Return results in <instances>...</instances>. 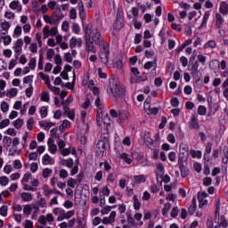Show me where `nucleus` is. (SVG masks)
Listing matches in <instances>:
<instances>
[{
	"label": "nucleus",
	"instance_id": "nucleus-1",
	"mask_svg": "<svg viewBox=\"0 0 228 228\" xmlns=\"http://www.w3.org/2000/svg\"><path fill=\"white\" fill-rule=\"evenodd\" d=\"M179 157H178V162H186L188 161V151H190V146L186 142H181L179 146Z\"/></svg>",
	"mask_w": 228,
	"mask_h": 228
},
{
	"label": "nucleus",
	"instance_id": "nucleus-2",
	"mask_svg": "<svg viewBox=\"0 0 228 228\" xmlns=\"http://www.w3.org/2000/svg\"><path fill=\"white\" fill-rule=\"evenodd\" d=\"M97 125L102 126L104 125V127L108 129L111 126V119H110V116L108 114H100L96 118Z\"/></svg>",
	"mask_w": 228,
	"mask_h": 228
},
{
	"label": "nucleus",
	"instance_id": "nucleus-3",
	"mask_svg": "<svg viewBox=\"0 0 228 228\" xmlns=\"http://www.w3.org/2000/svg\"><path fill=\"white\" fill-rule=\"evenodd\" d=\"M99 55H100L101 61L103 62L104 65H107L110 60V47L103 45L100 50Z\"/></svg>",
	"mask_w": 228,
	"mask_h": 228
},
{
	"label": "nucleus",
	"instance_id": "nucleus-4",
	"mask_svg": "<svg viewBox=\"0 0 228 228\" xmlns=\"http://www.w3.org/2000/svg\"><path fill=\"white\" fill-rule=\"evenodd\" d=\"M91 40L95 44V45L104 47V39L102 38V35H101V32H99L98 29H95V31L93 32V37Z\"/></svg>",
	"mask_w": 228,
	"mask_h": 228
},
{
	"label": "nucleus",
	"instance_id": "nucleus-5",
	"mask_svg": "<svg viewBox=\"0 0 228 228\" xmlns=\"http://www.w3.org/2000/svg\"><path fill=\"white\" fill-rule=\"evenodd\" d=\"M110 92L115 99H118V97L124 95V88H121L118 84L110 86Z\"/></svg>",
	"mask_w": 228,
	"mask_h": 228
},
{
	"label": "nucleus",
	"instance_id": "nucleus-6",
	"mask_svg": "<svg viewBox=\"0 0 228 228\" xmlns=\"http://www.w3.org/2000/svg\"><path fill=\"white\" fill-rule=\"evenodd\" d=\"M215 223L217 224L214 226V228H227L228 227V223L227 219L225 218V216H221V217H216L215 216Z\"/></svg>",
	"mask_w": 228,
	"mask_h": 228
},
{
	"label": "nucleus",
	"instance_id": "nucleus-7",
	"mask_svg": "<svg viewBox=\"0 0 228 228\" xmlns=\"http://www.w3.org/2000/svg\"><path fill=\"white\" fill-rule=\"evenodd\" d=\"M86 41V51L87 53H97V47L94 45L92 37H84Z\"/></svg>",
	"mask_w": 228,
	"mask_h": 228
},
{
	"label": "nucleus",
	"instance_id": "nucleus-8",
	"mask_svg": "<svg viewBox=\"0 0 228 228\" xmlns=\"http://www.w3.org/2000/svg\"><path fill=\"white\" fill-rule=\"evenodd\" d=\"M189 128L190 129H200V126L199 125V118L197 114H192L191 119L189 121Z\"/></svg>",
	"mask_w": 228,
	"mask_h": 228
},
{
	"label": "nucleus",
	"instance_id": "nucleus-9",
	"mask_svg": "<svg viewBox=\"0 0 228 228\" xmlns=\"http://www.w3.org/2000/svg\"><path fill=\"white\" fill-rule=\"evenodd\" d=\"M178 167L180 168L181 177L184 179L190 175V169L184 166V162H178Z\"/></svg>",
	"mask_w": 228,
	"mask_h": 228
},
{
	"label": "nucleus",
	"instance_id": "nucleus-10",
	"mask_svg": "<svg viewBox=\"0 0 228 228\" xmlns=\"http://www.w3.org/2000/svg\"><path fill=\"white\" fill-rule=\"evenodd\" d=\"M77 45V47H83V39L72 37L69 40V47L70 49H74Z\"/></svg>",
	"mask_w": 228,
	"mask_h": 228
},
{
	"label": "nucleus",
	"instance_id": "nucleus-11",
	"mask_svg": "<svg viewBox=\"0 0 228 228\" xmlns=\"http://www.w3.org/2000/svg\"><path fill=\"white\" fill-rule=\"evenodd\" d=\"M92 28H93V26L91 23L86 24V23L83 22V30L85 32L84 38L92 37Z\"/></svg>",
	"mask_w": 228,
	"mask_h": 228
},
{
	"label": "nucleus",
	"instance_id": "nucleus-12",
	"mask_svg": "<svg viewBox=\"0 0 228 228\" xmlns=\"http://www.w3.org/2000/svg\"><path fill=\"white\" fill-rule=\"evenodd\" d=\"M47 143L49 152H51V154H56V151H58V146H56V144L54 143V140H53V138H49Z\"/></svg>",
	"mask_w": 228,
	"mask_h": 228
},
{
	"label": "nucleus",
	"instance_id": "nucleus-13",
	"mask_svg": "<svg viewBox=\"0 0 228 228\" xmlns=\"http://www.w3.org/2000/svg\"><path fill=\"white\" fill-rule=\"evenodd\" d=\"M63 111L65 115H68V118L70 120H74V118H76V113L74 112V110H70V108H69V106L65 105L63 107Z\"/></svg>",
	"mask_w": 228,
	"mask_h": 228
},
{
	"label": "nucleus",
	"instance_id": "nucleus-14",
	"mask_svg": "<svg viewBox=\"0 0 228 228\" xmlns=\"http://www.w3.org/2000/svg\"><path fill=\"white\" fill-rule=\"evenodd\" d=\"M9 7L11 10H17L18 13H20L22 12V5H20L19 1L14 0L10 4Z\"/></svg>",
	"mask_w": 228,
	"mask_h": 228
},
{
	"label": "nucleus",
	"instance_id": "nucleus-15",
	"mask_svg": "<svg viewBox=\"0 0 228 228\" xmlns=\"http://www.w3.org/2000/svg\"><path fill=\"white\" fill-rule=\"evenodd\" d=\"M43 165H54V159L51 158L49 154H45L42 158Z\"/></svg>",
	"mask_w": 228,
	"mask_h": 228
},
{
	"label": "nucleus",
	"instance_id": "nucleus-16",
	"mask_svg": "<svg viewBox=\"0 0 228 228\" xmlns=\"http://www.w3.org/2000/svg\"><path fill=\"white\" fill-rule=\"evenodd\" d=\"M143 81H145V79L140 75H133L130 77V83L132 85H134L136 83H142Z\"/></svg>",
	"mask_w": 228,
	"mask_h": 228
},
{
	"label": "nucleus",
	"instance_id": "nucleus-17",
	"mask_svg": "<svg viewBox=\"0 0 228 228\" xmlns=\"http://www.w3.org/2000/svg\"><path fill=\"white\" fill-rule=\"evenodd\" d=\"M118 117L119 122H124V120H127V118H129V111H127V110H119Z\"/></svg>",
	"mask_w": 228,
	"mask_h": 228
},
{
	"label": "nucleus",
	"instance_id": "nucleus-18",
	"mask_svg": "<svg viewBox=\"0 0 228 228\" xmlns=\"http://www.w3.org/2000/svg\"><path fill=\"white\" fill-rule=\"evenodd\" d=\"M219 12H220V13H222V15H227V13H228V4H227V2H221Z\"/></svg>",
	"mask_w": 228,
	"mask_h": 228
},
{
	"label": "nucleus",
	"instance_id": "nucleus-19",
	"mask_svg": "<svg viewBox=\"0 0 228 228\" xmlns=\"http://www.w3.org/2000/svg\"><path fill=\"white\" fill-rule=\"evenodd\" d=\"M216 26H217V28L219 29H221V28H222V26H223V24H224V22L225 20H224V17H222V14H220V13H216Z\"/></svg>",
	"mask_w": 228,
	"mask_h": 228
},
{
	"label": "nucleus",
	"instance_id": "nucleus-20",
	"mask_svg": "<svg viewBox=\"0 0 228 228\" xmlns=\"http://www.w3.org/2000/svg\"><path fill=\"white\" fill-rule=\"evenodd\" d=\"M21 199L24 202H31L33 200V195L29 192H22Z\"/></svg>",
	"mask_w": 228,
	"mask_h": 228
},
{
	"label": "nucleus",
	"instance_id": "nucleus-21",
	"mask_svg": "<svg viewBox=\"0 0 228 228\" xmlns=\"http://www.w3.org/2000/svg\"><path fill=\"white\" fill-rule=\"evenodd\" d=\"M203 174L204 175H209V174H211V169L209 168V159H208L207 161L204 162Z\"/></svg>",
	"mask_w": 228,
	"mask_h": 228
},
{
	"label": "nucleus",
	"instance_id": "nucleus-22",
	"mask_svg": "<svg viewBox=\"0 0 228 228\" xmlns=\"http://www.w3.org/2000/svg\"><path fill=\"white\" fill-rule=\"evenodd\" d=\"M133 200H134V209L138 211V209H140V208L142 207V203H140V200H138V197L136 195H134Z\"/></svg>",
	"mask_w": 228,
	"mask_h": 228
},
{
	"label": "nucleus",
	"instance_id": "nucleus-23",
	"mask_svg": "<svg viewBox=\"0 0 228 228\" xmlns=\"http://www.w3.org/2000/svg\"><path fill=\"white\" fill-rule=\"evenodd\" d=\"M120 159H123L127 165H131V163H133V160L131 159V158H129V155L127 153L120 154Z\"/></svg>",
	"mask_w": 228,
	"mask_h": 228
},
{
	"label": "nucleus",
	"instance_id": "nucleus-24",
	"mask_svg": "<svg viewBox=\"0 0 228 228\" xmlns=\"http://www.w3.org/2000/svg\"><path fill=\"white\" fill-rule=\"evenodd\" d=\"M191 156L193 159L197 158L198 159H200V158H202V151L191 150Z\"/></svg>",
	"mask_w": 228,
	"mask_h": 228
},
{
	"label": "nucleus",
	"instance_id": "nucleus-25",
	"mask_svg": "<svg viewBox=\"0 0 228 228\" xmlns=\"http://www.w3.org/2000/svg\"><path fill=\"white\" fill-rule=\"evenodd\" d=\"M98 151H100L101 154L104 152V149L106 148V142L104 141H99L96 144Z\"/></svg>",
	"mask_w": 228,
	"mask_h": 228
},
{
	"label": "nucleus",
	"instance_id": "nucleus-26",
	"mask_svg": "<svg viewBox=\"0 0 228 228\" xmlns=\"http://www.w3.org/2000/svg\"><path fill=\"white\" fill-rule=\"evenodd\" d=\"M31 211H33V207H31V205H25L23 207V213L27 216H29L31 215Z\"/></svg>",
	"mask_w": 228,
	"mask_h": 228
},
{
	"label": "nucleus",
	"instance_id": "nucleus-27",
	"mask_svg": "<svg viewBox=\"0 0 228 228\" xmlns=\"http://www.w3.org/2000/svg\"><path fill=\"white\" fill-rule=\"evenodd\" d=\"M1 40H3V43L4 45H10V44H12V37L10 36H6V37L0 36V41Z\"/></svg>",
	"mask_w": 228,
	"mask_h": 228
},
{
	"label": "nucleus",
	"instance_id": "nucleus-28",
	"mask_svg": "<svg viewBox=\"0 0 228 228\" xmlns=\"http://www.w3.org/2000/svg\"><path fill=\"white\" fill-rule=\"evenodd\" d=\"M213 149V143L212 142H208L206 145V149H205V153H204V158L203 159L206 160V155L207 154H211V151Z\"/></svg>",
	"mask_w": 228,
	"mask_h": 228
},
{
	"label": "nucleus",
	"instance_id": "nucleus-29",
	"mask_svg": "<svg viewBox=\"0 0 228 228\" xmlns=\"http://www.w3.org/2000/svg\"><path fill=\"white\" fill-rule=\"evenodd\" d=\"M114 29H121L124 28V23L122 22V20H116L113 24Z\"/></svg>",
	"mask_w": 228,
	"mask_h": 228
},
{
	"label": "nucleus",
	"instance_id": "nucleus-30",
	"mask_svg": "<svg viewBox=\"0 0 228 228\" xmlns=\"http://www.w3.org/2000/svg\"><path fill=\"white\" fill-rule=\"evenodd\" d=\"M223 153H224L223 163H224V165H227L228 164V147L227 146L224 148Z\"/></svg>",
	"mask_w": 228,
	"mask_h": 228
},
{
	"label": "nucleus",
	"instance_id": "nucleus-31",
	"mask_svg": "<svg viewBox=\"0 0 228 228\" xmlns=\"http://www.w3.org/2000/svg\"><path fill=\"white\" fill-rule=\"evenodd\" d=\"M208 113V109L204 105H200L198 107V114H200L201 117H204Z\"/></svg>",
	"mask_w": 228,
	"mask_h": 228
},
{
	"label": "nucleus",
	"instance_id": "nucleus-32",
	"mask_svg": "<svg viewBox=\"0 0 228 228\" xmlns=\"http://www.w3.org/2000/svg\"><path fill=\"white\" fill-rule=\"evenodd\" d=\"M126 222L130 224V226L136 227V221L134 220V218H133V216H131V214L127 215Z\"/></svg>",
	"mask_w": 228,
	"mask_h": 228
},
{
	"label": "nucleus",
	"instance_id": "nucleus-33",
	"mask_svg": "<svg viewBox=\"0 0 228 228\" xmlns=\"http://www.w3.org/2000/svg\"><path fill=\"white\" fill-rule=\"evenodd\" d=\"M134 181L135 184H141V183H145V176L143 175L134 176Z\"/></svg>",
	"mask_w": 228,
	"mask_h": 228
},
{
	"label": "nucleus",
	"instance_id": "nucleus-34",
	"mask_svg": "<svg viewBox=\"0 0 228 228\" xmlns=\"http://www.w3.org/2000/svg\"><path fill=\"white\" fill-rule=\"evenodd\" d=\"M171 208H172V204L167 203L162 209L163 216H167V215L168 214V212L170 211Z\"/></svg>",
	"mask_w": 228,
	"mask_h": 228
},
{
	"label": "nucleus",
	"instance_id": "nucleus-35",
	"mask_svg": "<svg viewBox=\"0 0 228 228\" xmlns=\"http://www.w3.org/2000/svg\"><path fill=\"white\" fill-rule=\"evenodd\" d=\"M198 200L200 202L199 204V208H204V206H208V200H206V198H202V197H199Z\"/></svg>",
	"mask_w": 228,
	"mask_h": 228
},
{
	"label": "nucleus",
	"instance_id": "nucleus-36",
	"mask_svg": "<svg viewBox=\"0 0 228 228\" xmlns=\"http://www.w3.org/2000/svg\"><path fill=\"white\" fill-rule=\"evenodd\" d=\"M1 216H8V206L4 205L0 208Z\"/></svg>",
	"mask_w": 228,
	"mask_h": 228
},
{
	"label": "nucleus",
	"instance_id": "nucleus-37",
	"mask_svg": "<svg viewBox=\"0 0 228 228\" xmlns=\"http://www.w3.org/2000/svg\"><path fill=\"white\" fill-rule=\"evenodd\" d=\"M8 110H10V105L8 104V102L5 101L2 102L1 110L3 111V113H6Z\"/></svg>",
	"mask_w": 228,
	"mask_h": 228
},
{
	"label": "nucleus",
	"instance_id": "nucleus-38",
	"mask_svg": "<svg viewBox=\"0 0 228 228\" xmlns=\"http://www.w3.org/2000/svg\"><path fill=\"white\" fill-rule=\"evenodd\" d=\"M17 94H18L17 88H12L7 92L6 95L7 97H17Z\"/></svg>",
	"mask_w": 228,
	"mask_h": 228
},
{
	"label": "nucleus",
	"instance_id": "nucleus-39",
	"mask_svg": "<svg viewBox=\"0 0 228 228\" xmlns=\"http://www.w3.org/2000/svg\"><path fill=\"white\" fill-rule=\"evenodd\" d=\"M42 174H43V177L45 179H47V177H49V175H51V174H53V169L47 168V167L44 168Z\"/></svg>",
	"mask_w": 228,
	"mask_h": 228
},
{
	"label": "nucleus",
	"instance_id": "nucleus-40",
	"mask_svg": "<svg viewBox=\"0 0 228 228\" xmlns=\"http://www.w3.org/2000/svg\"><path fill=\"white\" fill-rule=\"evenodd\" d=\"M215 49V47H216V42H215V40H210L208 43H206L205 45V49Z\"/></svg>",
	"mask_w": 228,
	"mask_h": 228
},
{
	"label": "nucleus",
	"instance_id": "nucleus-41",
	"mask_svg": "<svg viewBox=\"0 0 228 228\" xmlns=\"http://www.w3.org/2000/svg\"><path fill=\"white\" fill-rule=\"evenodd\" d=\"M101 195H102V197H109L110 196V188L108 187H103L101 191H100V197Z\"/></svg>",
	"mask_w": 228,
	"mask_h": 228
},
{
	"label": "nucleus",
	"instance_id": "nucleus-42",
	"mask_svg": "<svg viewBox=\"0 0 228 228\" xmlns=\"http://www.w3.org/2000/svg\"><path fill=\"white\" fill-rule=\"evenodd\" d=\"M22 124H24V121L20 118H18L13 122L15 129H20L22 127Z\"/></svg>",
	"mask_w": 228,
	"mask_h": 228
},
{
	"label": "nucleus",
	"instance_id": "nucleus-43",
	"mask_svg": "<svg viewBox=\"0 0 228 228\" xmlns=\"http://www.w3.org/2000/svg\"><path fill=\"white\" fill-rule=\"evenodd\" d=\"M29 51L34 54H37L38 53V45L37 43H32L29 46Z\"/></svg>",
	"mask_w": 228,
	"mask_h": 228
},
{
	"label": "nucleus",
	"instance_id": "nucleus-44",
	"mask_svg": "<svg viewBox=\"0 0 228 228\" xmlns=\"http://www.w3.org/2000/svg\"><path fill=\"white\" fill-rule=\"evenodd\" d=\"M31 173H26L21 180V183L24 185L26 183H29V179H31Z\"/></svg>",
	"mask_w": 228,
	"mask_h": 228
},
{
	"label": "nucleus",
	"instance_id": "nucleus-45",
	"mask_svg": "<svg viewBox=\"0 0 228 228\" xmlns=\"http://www.w3.org/2000/svg\"><path fill=\"white\" fill-rule=\"evenodd\" d=\"M57 145H58V147H59V149H60V151H62V149H65V141L64 140H61V138H60V136H58L57 137Z\"/></svg>",
	"mask_w": 228,
	"mask_h": 228
},
{
	"label": "nucleus",
	"instance_id": "nucleus-46",
	"mask_svg": "<svg viewBox=\"0 0 228 228\" xmlns=\"http://www.w3.org/2000/svg\"><path fill=\"white\" fill-rule=\"evenodd\" d=\"M67 184H68V186H69V188H76V185L77 184V180H76L74 178H69L68 180Z\"/></svg>",
	"mask_w": 228,
	"mask_h": 228
},
{
	"label": "nucleus",
	"instance_id": "nucleus-47",
	"mask_svg": "<svg viewBox=\"0 0 228 228\" xmlns=\"http://www.w3.org/2000/svg\"><path fill=\"white\" fill-rule=\"evenodd\" d=\"M10 183V179L8 176H1L0 177V184L1 186H6Z\"/></svg>",
	"mask_w": 228,
	"mask_h": 228
},
{
	"label": "nucleus",
	"instance_id": "nucleus-48",
	"mask_svg": "<svg viewBox=\"0 0 228 228\" xmlns=\"http://www.w3.org/2000/svg\"><path fill=\"white\" fill-rule=\"evenodd\" d=\"M28 67L31 69V70H35L37 67V58H31L28 62Z\"/></svg>",
	"mask_w": 228,
	"mask_h": 228
},
{
	"label": "nucleus",
	"instance_id": "nucleus-49",
	"mask_svg": "<svg viewBox=\"0 0 228 228\" xmlns=\"http://www.w3.org/2000/svg\"><path fill=\"white\" fill-rule=\"evenodd\" d=\"M76 215V211L74 210H69L68 212H65L64 214V220H69V218H72Z\"/></svg>",
	"mask_w": 228,
	"mask_h": 228
},
{
	"label": "nucleus",
	"instance_id": "nucleus-50",
	"mask_svg": "<svg viewBox=\"0 0 228 228\" xmlns=\"http://www.w3.org/2000/svg\"><path fill=\"white\" fill-rule=\"evenodd\" d=\"M193 168L197 171L198 174H200V172H202V164L200 162H195L193 164Z\"/></svg>",
	"mask_w": 228,
	"mask_h": 228
},
{
	"label": "nucleus",
	"instance_id": "nucleus-51",
	"mask_svg": "<svg viewBox=\"0 0 228 228\" xmlns=\"http://www.w3.org/2000/svg\"><path fill=\"white\" fill-rule=\"evenodd\" d=\"M33 12H40V4L37 0H32Z\"/></svg>",
	"mask_w": 228,
	"mask_h": 228
},
{
	"label": "nucleus",
	"instance_id": "nucleus-52",
	"mask_svg": "<svg viewBox=\"0 0 228 228\" xmlns=\"http://www.w3.org/2000/svg\"><path fill=\"white\" fill-rule=\"evenodd\" d=\"M208 61V57L202 55V54H199L198 55V61H200V63H201V65H206V61Z\"/></svg>",
	"mask_w": 228,
	"mask_h": 228
},
{
	"label": "nucleus",
	"instance_id": "nucleus-53",
	"mask_svg": "<svg viewBox=\"0 0 228 228\" xmlns=\"http://www.w3.org/2000/svg\"><path fill=\"white\" fill-rule=\"evenodd\" d=\"M41 100L44 101L45 102H49L50 101L49 93L43 92L41 94Z\"/></svg>",
	"mask_w": 228,
	"mask_h": 228
},
{
	"label": "nucleus",
	"instance_id": "nucleus-54",
	"mask_svg": "<svg viewBox=\"0 0 228 228\" xmlns=\"http://www.w3.org/2000/svg\"><path fill=\"white\" fill-rule=\"evenodd\" d=\"M72 31L76 33V35H79L81 32V28L79 27V24L74 23L72 26Z\"/></svg>",
	"mask_w": 228,
	"mask_h": 228
},
{
	"label": "nucleus",
	"instance_id": "nucleus-55",
	"mask_svg": "<svg viewBox=\"0 0 228 228\" xmlns=\"http://www.w3.org/2000/svg\"><path fill=\"white\" fill-rule=\"evenodd\" d=\"M5 19H9V20H13L15 19V13H13L12 11L6 12L4 13Z\"/></svg>",
	"mask_w": 228,
	"mask_h": 228
},
{
	"label": "nucleus",
	"instance_id": "nucleus-56",
	"mask_svg": "<svg viewBox=\"0 0 228 228\" xmlns=\"http://www.w3.org/2000/svg\"><path fill=\"white\" fill-rule=\"evenodd\" d=\"M69 177V172L66 169L60 170V178L61 179H67Z\"/></svg>",
	"mask_w": 228,
	"mask_h": 228
},
{
	"label": "nucleus",
	"instance_id": "nucleus-57",
	"mask_svg": "<svg viewBox=\"0 0 228 228\" xmlns=\"http://www.w3.org/2000/svg\"><path fill=\"white\" fill-rule=\"evenodd\" d=\"M102 209L101 211L102 215H108V213H110V211H111V206H103L102 207Z\"/></svg>",
	"mask_w": 228,
	"mask_h": 228
},
{
	"label": "nucleus",
	"instance_id": "nucleus-58",
	"mask_svg": "<svg viewBox=\"0 0 228 228\" xmlns=\"http://www.w3.org/2000/svg\"><path fill=\"white\" fill-rule=\"evenodd\" d=\"M1 28H2L3 31L8 32V29H10V22H8V21L2 22Z\"/></svg>",
	"mask_w": 228,
	"mask_h": 228
},
{
	"label": "nucleus",
	"instance_id": "nucleus-59",
	"mask_svg": "<svg viewBox=\"0 0 228 228\" xmlns=\"http://www.w3.org/2000/svg\"><path fill=\"white\" fill-rule=\"evenodd\" d=\"M40 115H41V118H45V117H47V107L43 106L40 109Z\"/></svg>",
	"mask_w": 228,
	"mask_h": 228
},
{
	"label": "nucleus",
	"instance_id": "nucleus-60",
	"mask_svg": "<svg viewBox=\"0 0 228 228\" xmlns=\"http://www.w3.org/2000/svg\"><path fill=\"white\" fill-rule=\"evenodd\" d=\"M197 210V205L196 204H192L189 207V209H188V214L189 215H194L195 214V211Z\"/></svg>",
	"mask_w": 228,
	"mask_h": 228
},
{
	"label": "nucleus",
	"instance_id": "nucleus-61",
	"mask_svg": "<svg viewBox=\"0 0 228 228\" xmlns=\"http://www.w3.org/2000/svg\"><path fill=\"white\" fill-rule=\"evenodd\" d=\"M13 168H15L16 170H19V168H22V163L20 162V160L15 159L13 161Z\"/></svg>",
	"mask_w": 228,
	"mask_h": 228
},
{
	"label": "nucleus",
	"instance_id": "nucleus-62",
	"mask_svg": "<svg viewBox=\"0 0 228 228\" xmlns=\"http://www.w3.org/2000/svg\"><path fill=\"white\" fill-rule=\"evenodd\" d=\"M211 183H213V179L211 177H205L203 179L204 186H211Z\"/></svg>",
	"mask_w": 228,
	"mask_h": 228
},
{
	"label": "nucleus",
	"instance_id": "nucleus-63",
	"mask_svg": "<svg viewBox=\"0 0 228 228\" xmlns=\"http://www.w3.org/2000/svg\"><path fill=\"white\" fill-rule=\"evenodd\" d=\"M31 95H33V86L32 85H30V86L26 89V96L29 98V97H31Z\"/></svg>",
	"mask_w": 228,
	"mask_h": 228
},
{
	"label": "nucleus",
	"instance_id": "nucleus-64",
	"mask_svg": "<svg viewBox=\"0 0 228 228\" xmlns=\"http://www.w3.org/2000/svg\"><path fill=\"white\" fill-rule=\"evenodd\" d=\"M12 209H13V211H18L19 213H20V211H22V206H20L17 203H14V204H12Z\"/></svg>",
	"mask_w": 228,
	"mask_h": 228
}]
</instances>
